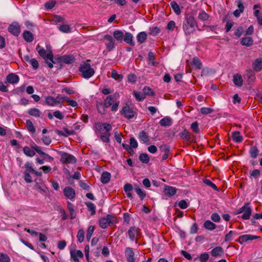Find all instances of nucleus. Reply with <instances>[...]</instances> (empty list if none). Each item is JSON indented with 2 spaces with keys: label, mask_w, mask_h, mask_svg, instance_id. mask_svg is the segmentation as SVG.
<instances>
[{
  "label": "nucleus",
  "mask_w": 262,
  "mask_h": 262,
  "mask_svg": "<svg viewBox=\"0 0 262 262\" xmlns=\"http://www.w3.org/2000/svg\"><path fill=\"white\" fill-rule=\"evenodd\" d=\"M0 262H10V258L7 254L0 252Z\"/></svg>",
  "instance_id": "5fc2aeb1"
},
{
  "label": "nucleus",
  "mask_w": 262,
  "mask_h": 262,
  "mask_svg": "<svg viewBox=\"0 0 262 262\" xmlns=\"http://www.w3.org/2000/svg\"><path fill=\"white\" fill-rule=\"evenodd\" d=\"M200 112L202 114L207 115L210 114L213 112V110L210 107H202L200 110Z\"/></svg>",
  "instance_id": "0e129e2a"
},
{
  "label": "nucleus",
  "mask_w": 262,
  "mask_h": 262,
  "mask_svg": "<svg viewBox=\"0 0 262 262\" xmlns=\"http://www.w3.org/2000/svg\"><path fill=\"white\" fill-rule=\"evenodd\" d=\"M68 97L66 96H61L60 95H58L55 98L56 104L57 103H62L64 101H67Z\"/></svg>",
  "instance_id": "bf43d9fd"
},
{
  "label": "nucleus",
  "mask_w": 262,
  "mask_h": 262,
  "mask_svg": "<svg viewBox=\"0 0 262 262\" xmlns=\"http://www.w3.org/2000/svg\"><path fill=\"white\" fill-rule=\"evenodd\" d=\"M159 149L161 152H163L164 154L170 153V147L167 144H163L161 145L159 147Z\"/></svg>",
  "instance_id": "864d4df0"
},
{
  "label": "nucleus",
  "mask_w": 262,
  "mask_h": 262,
  "mask_svg": "<svg viewBox=\"0 0 262 262\" xmlns=\"http://www.w3.org/2000/svg\"><path fill=\"white\" fill-rule=\"evenodd\" d=\"M224 249L221 246H217L214 248L211 251V255L215 257H221L224 254Z\"/></svg>",
  "instance_id": "6ab92c4d"
},
{
  "label": "nucleus",
  "mask_w": 262,
  "mask_h": 262,
  "mask_svg": "<svg viewBox=\"0 0 262 262\" xmlns=\"http://www.w3.org/2000/svg\"><path fill=\"white\" fill-rule=\"evenodd\" d=\"M198 23L191 14H187L183 22V29L186 35H189L194 33Z\"/></svg>",
  "instance_id": "f257e3e1"
},
{
  "label": "nucleus",
  "mask_w": 262,
  "mask_h": 262,
  "mask_svg": "<svg viewBox=\"0 0 262 262\" xmlns=\"http://www.w3.org/2000/svg\"><path fill=\"white\" fill-rule=\"evenodd\" d=\"M112 77L118 81H121L123 79V75L118 74L115 70L112 71Z\"/></svg>",
  "instance_id": "3c124183"
},
{
  "label": "nucleus",
  "mask_w": 262,
  "mask_h": 262,
  "mask_svg": "<svg viewBox=\"0 0 262 262\" xmlns=\"http://www.w3.org/2000/svg\"><path fill=\"white\" fill-rule=\"evenodd\" d=\"M19 80L18 76L14 73H10L6 77V81L11 84L17 83Z\"/></svg>",
  "instance_id": "f3484780"
},
{
  "label": "nucleus",
  "mask_w": 262,
  "mask_h": 262,
  "mask_svg": "<svg viewBox=\"0 0 262 262\" xmlns=\"http://www.w3.org/2000/svg\"><path fill=\"white\" fill-rule=\"evenodd\" d=\"M260 238V236L256 235H253L251 234H244L240 236L238 239H237L236 241L238 242L241 244H243L244 243L248 241L259 239Z\"/></svg>",
  "instance_id": "1a4fd4ad"
},
{
  "label": "nucleus",
  "mask_w": 262,
  "mask_h": 262,
  "mask_svg": "<svg viewBox=\"0 0 262 262\" xmlns=\"http://www.w3.org/2000/svg\"><path fill=\"white\" fill-rule=\"evenodd\" d=\"M170 4L175 13L177 15H179L181 13V10L178 4L175 1H172L170 2Z\"/></svg>",
  "instance_id": "58836bf2"
},
{
  "label": "nucleus",
  "mask_w": 262,
  "mask_h": 262,
  "mask_svg": "<svg viewBox=\"0 0 262 262\" xmlns=\"http://www.w3.org/2000/svg\"><path fill=\"white\" fill-rule=\"evenodd\" d=\"M120 113L128 119L133 118L136 114V113L127 105L123 107L122 110L120 111Z\"/></svg>",
  "instance_id": "6e6552de"
},
{
  "label": "nucleus",
  "mask_w": 262,
  "mask_h": 262,
  "mask_svg": "<svg viewBox=\"0 0 262 262\" xmlns=\"http://www.w3.org/2000/svg\"><path fill=\"white\" fill-rule=\"evenodd\" d=\"M110 136H111L110 133L102 134L100 136V139L103 142L108 143L110 141Z\"/></svg>",
  "instance_id": "338daca9"
},
{
  "label": "nucleus",
  "mask_w": 262,
  "mask_h": 262,
  "mask_svg": "<svg viewBox=\"0 0 262 262\" xmlns=\"http://www.w3.org/2000/svg\"><path fill=\"white\" fill-rule=\"evenodd\" d=\"M115 223L114 217L110 214H107L106 217H102L99 220V225L103 229H105L108 226H111Z\"/></svg>",
  "instance_id": "423d86ee"
},
{
  "label": "nucleus",
  "mask_w": 262,
  "mask_h": 262,
  "mask_svg": "<svg viewBox=\"0 0 262 262\" xmlns=\"http://www.w3.org/2000/svg\"><path fill=\"white\" fill-rule=\"evenodd\" d=\"M192 64L194 65L196 68L198 69H201L202 68V64L201 62V60L199 58L196 57H195L193 58Z\"/></svg>",
  "instance_id": "8fccbe9b"
},
{
  "label": "nucleus",
  "mask_w": 262,
  "mask_h": 262,
  "mask_svg": "<svg viewBox=\"0 0 262 262\" xmlns=\"http://www.w3.org/2000/svg\"><path fill=\"white\" fill-rule=\"evenodd\" d=\"M95 228L93 226H90L87 230L86 232V239L89 241L91 238V236L94 232Z\"/></svg>",
  "instance_id": "6e6d98bb"
},
{
  "label": "nucleus",
  "mask_w": 262,
  "mask_h": 262,
  "mask_svg": "<svg viewBox=\"0 0 262 262\" xmlns=\"http://www.w3.org/2000/svg\"><path fill=\"white\" fill-rule=\"evenodd\" d=\"M26 126L28 130L32 133H34L35 132V128L34 126L32 121L30 120H27L26 121Z\"/></svg>",
  "instance_id": "09e8293b"
},
{
  "label": "nucleus",
  "mask_w": 262,
  "mask_h": 262,
  "mask_svg": "<svg viewBox=\"0 0 262 262\" xmlns=\"http://www.w3.org/2000/svg\"><path fill=\"white\" fill-rule=\"evenodd\" d=\"M155 54L152 52H149L148 54V64L152 66H156Z\"/></svg>",
  "instance_id": "e433bc0d"
},
{
  "label": "nucleus",
  "mask_w": 262,
  "mask_h": 262,
  "mask_svg": "<svg viewBox=\"0 0 262 262\" xmlns=\"http://www.w3.org/2000/svg\"><path fill=\"white\" fill-rule=\"evenodd\" d=\"M45 104L49 106H54L56 104L55 98L51 96H45Z\"/></svg>",
  "instance_id": "72a5a7b5"
},
{
  "label": "nucleus",
  "mask_w": 262,
  "mask_h": 262,
  "mask_svg": "<svg viewBox=\"0 0 262 262\" xmlns=\"http://www.w3.org/2000/svg\"><path fill=\"white\" fill-rule=\"evenodd\" d=\"M71 259L72 262H79L78 257L82 258L83 256L82 252L80 250H72L70 252Z\"/></svg>",
  "instance_id": "f8f14e48"
},
{
  "label": "nucleus",
  "mask_w": 262,
  "mask_h": 262,
  "mask_svg": "<svg viewBox=\"0 0 262 262\" xmlns=\"http://www.w3.org/2000/svg\"><path fill=\"white\" fill-rule=\"evenodd\" d=\"M191 129L193 130V131L195 134H199L200 132V130L199 128V124L197 121H195L193 122L190 126Z\"/></svg>",
  "instance_id": "e2e57ef3"
},
{
  "label": "nucleus",
  "mask_w": 262,
  "mask_h": 262,
  "mask_svg": "<svg viewBox=\"0 0 262 262\" xmlns=\"http://www.w3.org/2000/svg\"><path fill=\"white\" fill-rule=\"evenodd\" d=\"M134 95L136 100L139 101H143L145 98V96L144 94L141 93L140 92L134 91Z\"/></svg>",
  "instance_id": "de8ad7c7"
},
{
  "label": "nucleus",
  "mask_w": 262,
  "mask_h": 262,
  "mask_svg": "<svg viewBox=\"0 0 262 262\" xmlns=\"http://www.w3.org/2000/svg\"><path fill=\"white\" fill-rule=\"evenodd\" d=\"M23 36L24 40L28 42H32L34 38L33 34L30 31L27 30L23 32Z\"/></svg>",
  "instance_id": "393cba45"
},
{
  "label": "nucleus",
  "mask_w": 262,
  "mask_h": 262,
  "mask_svg": "<svg viewBox=\"0 0 262 262\" xmlns=\"http://www.w3.org/2000/svg\"><path fill=\"white\" fill-rule=\"evenodd\" d=\"M28 113L29 115L35 117H40L41 115V112H40V111L37 108H30L28 111Z\"/></svg>",
  "instance_id": "2f4dec72"
},
{
  "label": "nucleus",
  "mask_w": 262,
  "mask_h": 262,
  "mask_svg": "<svg viewBox=\"0 0 262 262\" xmlns=\"http://www.w3.org/2000/svg\"><path fill=\"white\" fill-rule=\"evenodd\" d=\"M103 38L107 41V42L105 43L106 48L108 51H112L115 48V40L113 37L109 35H105Z\"/></svg>",
  "instance_id": "9d476101"
},
{
  "label": "nucleus",
  "mask_w": 262,
  "mask_h": 262,
  "mask_svg": "<svg viewBox=\"0 0 262 262\" xmlns=\"http://www.w3.org/2000/svg\"><path fill=\"white\" fill-rule=\"evenodd\" d=\"M172 123V119L169 117H165L161 119L159 122L160 124L162 126H170Z\"/></svg>",
  "instance_id": "cd10ccee"
},
{
  "label": "nucleus",
  "mask_w": 262,
  "mask_h": 262,
  "mask_svg": "<svg viewBox=\"0 0 262 262\" xmlns=\"http://www.w3.org/2000/svg\"><path fill=\"white\" fill-rule=\"evenodd\" d=\"M36 49L39 56L43 58L45 60H49L50 61L54 63V61L53 60L54 56L51 49L48 50L47 54V51L43 49V48L40 46L39 45L37 46Z\"/></svg>",
  "instance_id": "20e7f679"
},
{
  "label": "nucleus",
  "mask_w": 262,
  "mask_h": 262,
  "mask_svg": "<svg viewBox=\"0 0 262 262\" xmlns=\"http://www.w3.org/2000/svg\"><path fill=\"white\" fill-rule=\"evenodd\" d=\"M139 159L143 163H148L149 161V157L147 154H141L139 155Z\"/></svg>",
  "instance_id": "c03bdc74"
},
{
  "label": "nucleus",
  "mask_w": 262,
  "mask_h": 262,
  "mask_svg": "<svg viewBox=\"0 0 262 262\" xmlns=\"http://www.w3.org/2000/svg\"><path fill=\"white\" fill-rule=\"evenodd\" d=\"M250 156L252 158H256L258 154V150L256 146H252L249 150Z\"/></svg>",
  "instance_id": "37998d69"
},
{
  "label": "nucleus",
  "mask_w": 262,
  "mask_h": 262,
  "mask_svg": "<svg viewBox=\"0 0 262 262\" xmlns=\"http://www.w3.org/2000/svg\"><path fill=\"white\" fill-rule=\"evenodd\" d=\"M147 38V34L144 31L139 33L136 36L137 42L139 44H142L144 43L146 41Z\"/></svg>",
  "instance_id": "b1692460"
},
{
  "label": "nucleus",
  "mask_w": 262,
  "mask_h": 262,
  "mask_svg": "<svg viewBox=\"0 0 262 262\" xmlns=\"http://www.w3.org/2000/svg\"><path fill=\"white\" fill-rule=\"evenodd\" d=\"M8 31L12 35L18 36L21 31L20 26L17 21H13L8 28Z\"/></svg>",
  "instance_id": "0eeeda50"
},
{
  "label": "nucleus",
  "mask_w": 262,
  "mask_h": 262,
  "mask_svg": "<svg viewBox=\"0 0 262 262\" xmlns=\"http://www.w3.org/2000/svg\"><path fill=\"white\" fill-rule=\"evenodd\" d=\"M133 189L132 185L130 183H127L124 186V191L126 193L127 198L129 199L133 198L132 191Z\"/></svg>",
  "instance_id": "bb28decb"
},
{
  "label": "nucleus",
  "mask_w": 262,
  "mask_h": 262,
  "mask_svg": "<svg viewBox=\"0 0 262 262\" xmlns=\"http://www.w3.org/2000/svg\"><path fill=\"white\" fill-rule=\"evenodd\" d=\"M64 195L69 199L72 200L75 197V191L71 187H66L63 190Z\"/></svg>",
  "instance_id": "2eb2a0df"
},
{
  "label": "nucleus",
  "mask_w": 262,
  "mask_h": 262,
  "mask_svg": "<svg viewBox=\"0 0 262 262\" xmlns=\"http://www.w3.org/2000/svg\"><path fill=\"white\" fill-rule=\"evenodd\" d=\"M209 255L207 252L201 254L199 256V260L200 262H206L209 259Z\"/></svg>",
  "instance_id": "680f3d73"
},
{
  "label": "nucleus",
  "mask_w": 262,
  "mask_h": 262,
  "mask_svg": "<svg viewBox=\"0 0 262 262\" xmlns=\"http://www.w3.org/2000/svg\"><path fill=\"white\" fill-rule=\"evenodd\" d=\"M245 207L244 211L243 212V214L241 217L243 220H248L250 217L252 212V209L250 206V204L248 203L245 204Z\"/></svg>",
  "instance_id": "4468645a"
},
{
  "label": "nucleus",
  "mask_w": 262,
  "mask_h": 262,
  "mask_svg": "<svg viewBox=\"0 0 262 262\" xmlns=\"http://www.w3.org/2000/svg\"><path fill=\"white\" fill-rule=\"evenodd\" d=\"M204 227L207 230H213L216 228V226L210 220H207L204 223Z\"/></svg>",
  "instance_id": "f704fd0d"
},
{
  "label": "nucleus",
  "mask_w": 262,
  "mask_h": 262,
  "mask_svg": "<svg viewBox=\"0 0 262 262\" xmlns=\"http://www.w3.org/2000/svg\"><path fill=\"white\" fill-rule=\"evenodd\" d=\"M25 167L26 168L25 171H28L29 173L31 172L32 173H33V171H35V170L32 166V164L28 162L25 163Z\"/></svg>",
  "instance_id": "69168bd1"
},
{
  "label": "nucleus",
  "mask_w": 262,
  "mask_h": 262,
  "mask_svg": "<svg viewBox=\"0 0 262 262\" xmlns=\"http://www.w3.org/2000/svg\"><path fill=\"white\" fill-rule=\"evenodd\" d=\"M233 82L236 86H241L243 84V80L241 75L239 74H235L233 76Z\"/></svg>",
  "instance_id": "a878e982"
},
{
  "label": "nucleus",
  "mask_w": 262,
  "mask_h": 262,
  "mask_svg": "<svg viewBox=\"0 0 262 262\" xmlns=\"http://www.w3.org/2000/svg\"><path fill=\"white\" fill-rule=\"evenodd\" d=\"M177 191V189L172 186L166 185L164 189L165 194L169 196H172L174 195Z\"/></svg>",
  "instance_id": "aec40b11"
},
{
  "label": "nucleus",
  "mask_w": 262,
  "mask_h": 262,
  "mask_svg": "<svg viewBox=\"0 0 262 262\" xmlns=\"http://www.w3.org/2000/svg\"><path fill=\"white\" fill-rule=\"evenodd\" d=\"M125 255L128 262H134V252L131 248H126L125 250Z\"/></svg>",
  "instance_id": "412c9836"
},
{
  "label": "nucleus",
  "mask_w": 262,
  "mask_h": 262,
  "mask_svg": "<svg viewBox=\"0 0 262 262\" xmlns=\"http://www.w3.org/2000/svg\"><path fill=\"white\" fill-rule=\"evenodd\" d=\"M232 139L237 143L241 142L243 140V137L241 136L240 132L235 131L232 133Z\"/></svg>",
  "instance_id": "473e14b6"
},
{
  "label": "nucleus",
  "mask_w": 262,
  "mask_h": 262,
  "mask_svg": "<svg viewBox=\"0 0 262 262\" xmlns=\"http://www.w3.org/2000/svg\"><path fill=\"white\" fill-rule=\"evenodd\" d=\"M209 15L205 11H202L199 13L198 15V18L201 20H206L209 18Z\"/></svg>",
  "instance_id": "4d7b16f0"
},
{
  "label": "nucleus",
  "mask_w": 262,
  "mask_h": 262,
  "mask_svg": "<svg viewBox=\"0 0 262 262\" xmlns=\"http://www.w3.org/2000/svg\"><path fill=\"white\" fill-rule=\"evenodd\" d=\"M67 206L70 212L71 219H73L76 217V213L74 209V205L71 202H68Z\"/></svg>",
  "instance_id": "ea45409f"
},
{
  "label": "nucleus",
  "mask_w": 262,
  "mask_h": 262,
  "mask_svg": "<svg viewBox=\"0 0 262 262\" xmlns=\"http://www.w3.org/2000/svg\"><path fill=\"white\" fill-rule=\"evenodd\" d=\"M111 173L107 171L103 172L101 176V182L103 184H107L110 181Z\"/></svg>",
  "instance_id": "c85d7f7f"
},
{
  "label": "nucleus",
  "mask_w": 262,
  "mask_h": 262,
  "mask_svg": "<svg viewBox=\"0 0 262 262\" xmlns=\"http://www.w3.org/2000/svg\"><path fill=\"white\" fill-rule=\"evenodd\" d=\"M85 204L87 206L88 210L91 212V215H94L96 213V207L94 204L91 202H86Z\"/></svg>",
  "instance_id": "79ce46f5"
},
{
  "label": "nucleus",
  "mask_w": 262,
  "mask_h": 262,
  "mask_svg": "<svg viewBox=\"0 0 262 262\" xmlns=\"http://www.w3.org/2000/svg\"><path fill=\"white\" fill-rule=\"evenodd\" d=\"M58 29L63 33H70L71 32V28L68 25H62L58 27Z\"/></svg>",
  "instance_id": "49530a36"
},
{
  "label": "nucleus",
  "mask_w": 262,
  "mask_h": 262,
  "mask_svg": "<svg viewBox=\"0 0 262 262\" xmlns=\"http://www.w3.org/2000/svg\"><path fill=\"white\" fill-rule=\"evenodd\" d=\"M252 67L255 72H260L262 69V58L256 59L253 63Z\"/></svg>",
  "instance_id": "5701e85b"
},
{
  "label": "nucleus",
  "mask_w": 262,
  "mask_h": 262,
  "mask_svg": "<svg viewBox=\"0 0 262 262\" xmlns=\"http://www.w3.org/2000/svg\"><path fill=\"white\" fill-rule=\"evenodd\" d=\"M143 92L145 96L149 95L153 96L155 94L151 89L148 86H145L143 89Z\"/></svg>",
  "instance_id": "603ef678"
},
{
  "label": "nucleus",
  "mask_w": 262,
  "mask_h": 262,
  "mask_svg": "<svg viewBox=\"0 0 262 262\" xmlns=\"http://www.w3.org/2000/svg\"><path fill=\"white\" fill-rule=\"evenodd\" d=\"M140 229L135 227H131L129 228L128 231V235L129 239L132 241L136 240V243H137L136 236L138 235Z\"/></svg>",
  "instance_id": "9b49d317"
},
{
  "label": "nucleus",
  "mask_w": 262,
  "mask_h": 262,
  "mask_svg": "<svg viewBox=\"0 0 262 262\" xmlns=\"http://www.w3.org/2000/svg\"><path fill=\"white\" fill-rule=\"evenodd\" d=\"M134 189L142 200L146 196V193L145 191L141 189L138 185H134Z\"/></svg>",
  "instance_id": "7c9ffc66"
},
{
  "label": "nucleus",
  "mask_w": 262,
  "mask_h": 262,
  "mask_svg": "<svg viewBox=\"0 0 262 262\" xmlns=\"http://www.w3.org/2000/svg\"><path fill=\"white\" fill-rule=\"evenodd\" d=\"M95 128L97 132L101 135L110 133L112 129V125L110 123L99 122L95 123Z\"/></svg>",
  "instance_id": "39448f33"
},
{
  "label": "nucleus",
  "mask_w": 262,
  "mask_h": 262,
  "mask_svg": "<svg viewBox=\"0 0 262 262\" xmlns=\"http://www.w3.org/2000/svg\"><path fill=\"white\" fill-rule=\"evenodd\" d=\"M24 179L27 183H30L32 182V177L28 171H24Z\"/></svg>",
  "instance_id": "774afa93"
},
{
  "label": "nucleus",
  "mask_w": 262,
  "mask_h": 262,
  "mask_svg": "<svg viewBox=\"0 0 262 262\" xmlns=\"http://www.w3.org/2000/svg\"><path fill=\"white\" fill-rule=\"evenodd\" d=\"M114 102V96L112 95L108 96L106 97L104 101V104L105 107H108L113 104Z\"/></svg>",
  "instance_id": "4c0bfd02"
},
{
  "label": "nucleus",
  "mask_w": 262,
  "mask_h": 262,
  "mask_svg": "<svg viewBox=\"0 0 262 262\" xmlns=\"http://www.w3.org/2000/svg\"><path fill=\"white\" fill-rule=\"evenodd\" d=\"M79 71L81 73V76L85 79H89L95 74L94 70L91 68L89 63L84 62L79 68Z\"/></svg>",
  "instance_id": "f03ea898"
},
{
  "label": "nucleus",
  "mask_w": 262,
  "mask_h": 262,
  "mask_svg": "<svg viewBox=\"0 0 262 262\" xmlns=\"http://www.w3.org/2000/svg\"><path fill=\"white\" fill-rule=\"evenodd\" d=\"M24 153L27 156L32 157L35 155V151L28 146H25L23 148Z\"/></svg>",
  "instance_id": "a19ab883"
},
{
  "label": "nucleus",
  "mask_w": 262,
  "mask_h": 262,
  "mask_svg": "<svg viewBox=\"0 0 262 262\" xmlns=\"http://www.w3.org/2000/svg\"><path fill=\"white\" fill-rule=\"evenodd\" d=\"M180 138L182 139L185 140L187 141H191L192 135L191 133L189 132L186 129H184L182 132L179 134Z\"/></svg>",
  "instance_id": "a211bd4d"
},
{
  "label": "nucleus",
  "mask_w": 262,
  "mask_h": 262,
  "mask_svg": "<svg viewBox=\"0 0 262 262\" xmlns=\"http://www.w3.org/2000/svg\"><path fill=\"white\" fill-rule=\"evenodd\" d=\"M241 43L243 46L250 47L253 43V40L251 37H245L242 38Z\"/></svg>",
  "instance_id": "c756f323"
},
{
  "label": "nucleus",
  "mask_w": 262,
  "mask_h": 262,
  "mask_svg": "<svg viewBox=\"0 0 262 262\" xmlns=\"http://www.w3.org/2000/svg\"><path fill=\"white\" fill-rule=\"evenodd\" d=\"M203 182L206 184L207 185L210 186L212 188H213L215 190H218V188L215 185V184L213 183L209 179H204L203 180Z\"/></svg>",
  "instance_id": "052dcab7"
},
{
  "label": "nucleus",
  "mask_w": 262,
  "mask_h": 262,
  "mask_svg": "<svg viewBox=\"0 0 262 262\" xmlns=\"http://www.w3.org/2000/svg\"><path fill=\"white\" fill-rule=\"evenodd\" d=\"M138 138L140 141L146 145H148L149 144V137L144 130H142L139 133Z\"/></svg>",
  "instance_id": "dca6fc26"
},
{
  "label": "nucleus",
  "mask_w": 262,
  "mask_h": 262,
  "mask_svg": "<svg viewBox=\"0 0 262 262\" xmlns=\"http://www.w3.org/2000/svg\"><path fill=\"white\" fill-rule=\"evenodd\" d=\"M58 153L61 156L60 161L61 163L66 164L76 163L77 159L73 155L61 151H59Z\"/></svg>",
  "instance_id": "7ed1b4c3"
},
{
  "label": "nucleus",
  "mask_w": 262,
  "mask_h": 262,
  "mask_svg": "<svg viewBox=\"0 0 262 262\" xmlns=\"http://www.w3.org/2000/svg\"><path fill=\"white\" fill-rule=\"evenodd\" d=\"M114 38L118 41H121L124 37L123 32L120 30H115L113 32Z\"/></svg>",
  "instance_id": "c9c22d12"
},
{
  "label": "nucleus",
  "mask_w": 262,
  "mask_h": 262,
  "mask_svg": "<svg viewBox=\"0 0 262 262\" xmlns=\"http://www.w3.org/2000/svg\"><path fill=\"white\" fill-rule=\"evenodd\" d=\"M57 60L60 63H65L67 64H70L73 62L75 60L74 57L72 55H64L58 57Z\"/></svg>",
  "instance_id": "ddd939ff"
},
{
  "label": "nucleus",
  "mask_w": 262,
  "mask_h": 262,
  "mask_svg": "<svg viewBox=\"0 0 262 262\" xmlns=\"http://www.w3.org/2000/svg\"><path fill=\"white\" fill-rule=\"evenodd\" d=\"M77 237L78 241L80 243H82L84 240V231L83 229H80L77 233Z\"/></svg>",
  "instance_id": "13d9d810"
},
{
  "label": "nucleus",
  "mask_w": 262,
  "mask_h": 262,
  "mask_svg": "<svg viewBox=\"0 0 262 262\" xmlns=\"http://www.w3.org/2000/svg\"><path fill=\"white\" fill-rule=\"evenodd\" d=\"M160 28L157 27H150L149 28V34L152 36H157L160 32Z\"/></svg>",
  "instance_id": "a18cd8bd"
},
{
  "label": "nucleus",
  "mask_w": 262,
  "mask_h": 262,
  "mask_svg": "<svg viewBox=\"0 0 262 262\" xmlns=\"http://www.w3.org/2000/svg\"><path fill=\"white\" fill-rule=\"evenodd\" d=\"M134 36L130 32H126L124 35L123 40L127 44L132 46L135 45V42L133 41Z\"/></svg>",
  "instance_id": "4be33fe9"
}]
</instances>
